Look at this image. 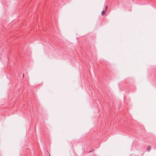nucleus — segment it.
Listing matches in <instances>:
<instances>
[{"label": "nucleus", "mask_w": 156, "mask_h": 156, "mask_svg": "<svg viewBox=\"0 0 156 156\" xmlns=\"http://www.w3.org/2000/svg\"><path fill=\"white\" fill-rule=\"evenodd\" d=\"M105 10L102 11L101 12V14L102 15H104V13H105V12L106 11L107 8H108V6H106L105 7Z\"/></svg>", "instance_id": "obj_1"}, {"label": "nucleus", "mask_w": 156, "mask_h": 156, "mask_svg": "<svg viewBox=\"0 0 156 156\" xmlns=\"http://www.w3.org/2000/svg\"><path fill=\"white\" fill-rule=\"evenodd\" d=\"M150 149H151L150 146H148L147 148V150L148 151H149Z\"/></svg>", "instance_id": "obj_2"}]
</instances>
